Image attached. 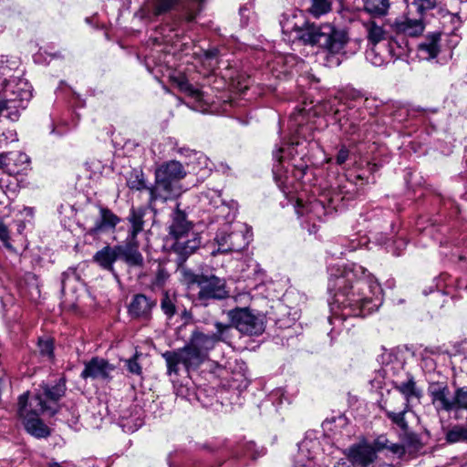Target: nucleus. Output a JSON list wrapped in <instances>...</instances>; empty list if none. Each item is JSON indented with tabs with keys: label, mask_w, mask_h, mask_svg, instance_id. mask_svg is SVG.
<instances>
[{
	"label": "nucleus",
	"mask_w": 467,
	"mask_h": 467,
	"mask_svg": "<svg viewBox=\"0 0 467 467\" xmlns=\"http://www.w3.org/2000/svg\"><path fill=\"white\" fill-rule=\"evenodd\" d=\"M156 304V300L143 294H137L128 306V313L132 318L148 321L151 318V312Z\"/></svg>",
	"instance_id": "obj_17"
},
{
	"label": "nucleus",
	"mask_w": 467,
	"mask_h": 467,
	"mask_svg": "<svg viewBox=\"0 0 467 467\" xmlns=\"http://www.w3.org/2000/svg\"><path fill=\"white\" fill-rule=\"evenodd\" d=\"M334 467H355L348 458L339 460Z\"/></svg>",
	"instance_id": "obj_55"
},
{
	"label": "nucleus",
	"mask_w": 467,
	"mask_h": 467,
	"mask_svg": "<svg viewBox=\"0 0 467 467\" xmlns=\"http://www.w3.org/2000/svg\"><path fill=\"white\" fill-rule=\"evenodd\" d=\"M390 27L397 36L415 37L422 34L425 26L421 16L420 18H410L403 16L397 17Z\"/></svg>",
	"instance_id": "obj_16"
},
{
	"label": "nucleus",
	"mask_w": 467,
	"mask_h": 467,
	"mask_svg": "<svg viewBox=\"0 0 467 467\" xmlns=\"http://www.w3.org/2000/svg\"><path fill=\"white\" fill-rule=\"evenodd\" d=\"M441 51V34L438 32L428 34L418 45V56L420 59L431 60L435 58Z\"/></svg>",
	"instance_id": "obj_20"
},
{
	"label": "nucleus",
	"mask_w": 467,
	"mask_h": 467,
	"mask_svg": "<svg viewBox=\"0 0 467 467\" xmlns=\"http://www.w3.org/2000/svg\"><path fill=\"white\" fill-rule=\"evenodd\" d=\"M394 389L403 396L402 405L407 409H412L414 401L420 402L422 390L417 386L412 375H409L407 380L395 384Z\"/></svg>",
	"instance_id": "obj_18"
},
{
	"label": "nucleus",
	"mask_w": 467,
	"mask_h": 467,
	"mask_svg": "<svg viewBox=\"0 0 467 467\" xmlns=\"http://www.w3.org/2000/svg\"><path fill=\"white\" fill-rule=\"evenodd\" d=\"M31 98V90L26 83L15 85L0 96V114H4L11 121H16L19 119L20 110L26 108Z\"/></svg>",
	"instance_id": "obj_6"
},
{
	"label": "nucleus",
	"mask_w": 467,
	"mask_h": 467,
	"mask_svg": "<svg viewBox=\"0 0 467 467\" xmlns=\"http://www.w3.org/2000/svg\"><path fill=\"white\" fill-rule=\"evenodd\" d=\"M176 302L175 295L170 294L169 291H164L161 300V309L167 318L171 319L176 314Z\"/></svg>",
	"instance_id": "obj_34"
},
{
	"label": "nucleus",
	"mask_w": 467,
	"mask_h": 467,
	"mask_svg": "<svg viewBox=\"0 0 467 467\" xmlns=\"http://www.w3.org/2000/svg\"><path fill=\"white\" fill-rule=\"evenodd\" d=\"M383 410L391 424L399 429V432H403L410 429L406 415L411 409H407L406 406L402 405V409L400 411L388 409H383Z\"/></svg>",
	"instance_id": "obj_25"
},
{
	"label": "nucleus",
	"mask_w": 467,
	"mask_h": 467,
	"mask_svg": "<svg viewBox=\"0 0 467 467\" xmlns=\"http://www.w3.org/2000/svg\"><path fill=\"white\" fill-rule=\"evenodd\" d=\"M428 394L437 412H451L454 410L453 394L451 395L447 383L436 381L428 386Z\"/></svg>",
	"instance_id": "obj_11"
},
{
	"label": "nucleus",
	"mask_w": 467,
	"mask_h": 467,
	"mask_svg": "<svg viewBox=\"0 0 467 467\" xmlns=\"http://www.w3.org/2000/svg\"><path fill=\"white\" fill-rule=\"evenodd\" d=\"M178 268L182 274L183 281L187 285H197V286H199L201 279L203 278L204 274H195L192 270L186 268L183 265H178Z\"/></svg>",
	"instance_id": "obj_38"
},
{
	"label": "nucleus",
	"mask_w": 467,
	"mask_h": 467,
	"mask_svg": "<svg viewBox=\"0 0 467 467\" xmlns=\"http://www.w3.org/2000/svg\"><path fill=\"white\" fill-rule=\"evenodd\" d=\"M13 161L14 163L11 164V166L15 169L20 170V173L29 167L30 159L26 153H16V158Z\"/></svg>",
	"instance_id": "obj_44"
},
{
	"label": "nucleus",
	"mask_w": 467,
	"mask_h": 467,
	"mask_svg": "<svg viewBox=\"0 0 467 467\" xmlns=\"http://www.w3.org/2000/svg\"><path fill=\"white\" fill-rule=\"evenodd\" d=\"M246 10H247V8H246V7H241V8H240V14H241V16H244V11H246Z\"/></svg>",
	"instance_id": "obj_59"
},
{
	"label": "nucleus",
	"mask_w": 467,
	"mask_h": 467,
	"mask_svg": "<svg viewBox=\"0 0 467 467\" xmlns=\"http://www.w3.org/2000/svg\"><path fill=\"white\" fill-rule=\"evenodd\" d=\"M222 166L223 167V169H224V168H225L226 170H229V169H230V168H229V166H227V165H223V164H222Z\"/></svg>",
	"instance_id": "obj_60"
},
{
	"label": "nucleus",
	"mask_w": 467,
	"mask_h": 467,
	"mask_svg": "<svg viewBox=\"0 0 467 467\" xmlns=\"http://www.w3.org/2000/svg\"><path fill=\"white\" fill-rule=\"evenodd\" d=\"M389 441L386 435L382 434L378 436L373 442L372 447L375 449V451L386 450L389 447Z\"/></svg>",
	"instance_id": "obj_47"
},
{
	"label": "nucleus",
	"mask_w": 467,
	"mask_h": 467,
	"mask_svg": "<svg viewBox=\"0 0 467 467\" xmlns=\"http://www.w3.org/2000/svg\"><path fill=\"white\" fill-rule=\"evenodd\" d=\"M198 287L199 291L195 297L196 306L206 307L216 301L229 297L226 280L215 275H204Z\"/></svg>",
	"instance_id": "obj_7"
},
{
	"label": "nucleus",
	"mask_w": 467,
	"mask_h": 467,
	"mask_svg": "<svg viewBox=\"0 0 467 467\" xmlns=\"http://www.w3.org/2000/svg\"><path fill=\"white\" fill-rule=\"evenodd\" d=\"M280 25L283 34H295L294 38L304 45L317 46L331 54L341 52L348 40L345 31L327 23H311L301 11L283 16Z\"/></svg>",
	"instance_id": "obj_2"
},
{
	"label": "nucleus",
	"mask_w": 467,
	"mask_h": 467,
	"mask_svg": "<svg viewBox=\"0 0 467 467\" xmlns=\"http://www.w3.org/2000/svg\"><path fill=\"white\" fill-rule=\"evenodd\" d=\"M368 40L376 46L378 43L385 39L387 32L382 26H379L374 20H369L364 24Z\"/></svg>",
	"instance_id": "obj_29"
},
{
	"label": "nucleus",
	"mask_w": 467,
	"mask_h": 467,
	"mask_svg": "<svg viewBox=\"0 0 467 467\" xmlns=\"http://www.w3.org/2000/svg\"><path fill=\"white\" fill-rule=\"evenodd\" d=\"M390 453L394 455H398L399 457H402L405 451V446L402 443H392L389 441V447L387 449Z\"/></svg>",
	"instance_id": "obj_50"
},
{
	"label": "nucleus",
	"mask_w": 467,
	"mask_h": 467,
	"mask_svg": "<svg viewBox=\"0 0 467 467\" xmlns=\"http://www.w3.org/2000/svg\"><path fill=\"white\" fill-rule=\"evenodd\" d=\"M65 394V386L57 384L53 387L47 385L42 387V392L36 395H41L47 405L52 406L57 410V402Z\"/></svg>",
	"instance_id": "obj_26"
},
{
	"label": "nucleus",
	"mask_w": 467,
	"mask_h": 467,
	"mask_svg": "<svg viewBox=\"0 0 467 467\" xmlns=\"http://www.w3.org/2000/svg\"><path fill=\"white\" fill-rule=\"evenodd\" d=\"M192 158L193 159V161H191L190 163L192 165L193 171H199L204 169L208 171L212 170V168L210 167L211 161L202 152L194 151L192 152Z\"/></svg>",
	"instance_id": "obj_36"
},
{
	"label": "nucleus",
	"mask_w": 467,
	"mask_h": 467,
	"mask_svg": "<svg viewBox=\"0 0 467 467\" xmlns=\"http://www.w3.org/2000/svg\"><path fill=\"white\" fill-rule=\"evenodd\" d=\"M331 7L332 0H311V6L308 11L313 16L320 17L330 12Z\"/></svg>",
	"instance_id": "obj_35"
},
{
	"label": "nucleus",
	"mask_w": 467,
	"mask_h": 467,
	"mask_svg": "<svg viewBox=\"0 0 467 467\" xmlns=\"http://www.w3.org/2000/svg\"><path fill=\"white\" fill-rule=\"evenodd\" d=\"M243 298H249V296L247 294H239L234 297V301L239 302Z\"/></svg>",
	"instance_id": "obj_57"
},
{
	"label": "nucleus",
	"mask_w": 467,
	"mask_h": 467,
	"mask_svg": "<svg viewBox=\"0 0 467 467\" xmlns=\"http://www.w3.org/2000/svg\"><path fill=\"white\" fill-rule=\"evenodd\" d=\"M67 275V274L64 273L63 274V278H62V290L65 289V286H66V276Z\"/></svg>",
	"instance_id": "obj_58"
},
{
	"label": "nucleus",
	"mask_w": 467,
	"mask_h": 467,
	"mask_svg": "<svg viewBox=\"0 0 467 467\" xmlns=\"http://www.w3.org/2000/svg\"><path fill=\"white\" fill-rule=\"evenodd\" d=\"M328 289L334 291V300L340 314H335L329 320L333 330L344 325L348 317H366L378 310L381 305V289L373 276L358 265L330 268Z\"/></svg>",
	"instance_id": "obj_1"
},
{
	"label": "nucleus",
	"mask_w": 467,
	"mask_h": 467,
	"mask_svg": "<svg viewBox=\"0 0 467 467\" xmlns=\"http://www.w3.org/2000/svg\"><path fill=\"white\" fill-rule=\"evenodd\" d=\"M191 234H196L192 231V223L187 220L186 213L177 208L171 215V222L169 226L170 237L173 240L182 236L191 235Z\"/></svg>",
	"instance_id": "obj_19"
},
{
	"label": "nucleus",
	"mask_w": 467,
	"mask_h": 467,
	"mask_svg": "<svg viewBox=\"0 0 467 467\" xmlns=\"http://www.w3.org/2000/svg\"><path fill=\"white\" fill-rule=\"evenodd\" d=\"M0 168L5 170L10 175H16L20 173V170L15 169L11 166L10 160L8 159V153H0Z\"/></svg>",
	"instance_id": "obj_46"
},
{
	"label": "nucleus",
	"mask_w": 467,
	"mask_h": 467,
	"mask_svg": "<svg viewBox=\"0 0 467 467\" xmlns=\"http://www.w3.org/2000/svg\"><path fill=\"white\" fill-rule=\"evenodd\" d=\"M0 241L3 243L4 246L7 249H13L12 244H10V233L7 225L4 223L3 219L0 217Z\"/></svg>",
	"instance_id": "obj_45"
},
{
	"label": "nucleus",
	"mask_w": 467,
	"mask_h": 467,
	"mask_svg": "<svg viewBox=\"0 0 467 467\" xmlns=\"http://www.w3.org/2000/svg\"><path fill=\"white\" fill-rule=\"evenodd\" d=\"M227 316L232 325L243 334L257 336L265 330L262 318L246 306L231 309L227 312Z\"/></svg>",
	"instance_id": "obj_10"
},
{
	"label": "nucleus",
	"mask_w": 467,
	"mask_h": 467,
	"mask_svg": "<svg viewBox=\"0 0 467 467\" xmlns=\"http://www.w3.org/2000/svg\"><path fill=\"white\" fill-rule=\"evenodd\" d=\"M244 226L238 225L234 230L230 226L225 229H220L215 236V242L218 244V253L225 254L230 252H240L245 248L249 242L251 235L249 232L244 233Z\"/></svg>",
	"instance_id": "obj_9"
},
{
	"label": "nucleus",
	"mask_w": 467,
	"mask_h": 467,
	"mask_svg": "<svg viewBox=\"0 0 467 467\" xmlns=\"http://www.w3.org/2000/svg\"><path fill=\"white\" fill-rule=\"evenodd\" d=\"M144 216L145 210L143 208L132 207L130 209V213L126 218L129 223L128 234L126 237L127 242L134 244L135 241H138V234L144 229Z\"/></svg>",
	"instance_id": "obj_21"
},
{
	"label": "nucleus",
	"mask_w": 467,
	"mask_h": 467,
	"mask_svg": "<svg viewBox=\"0 0 467 467\" xmlns=\"http://www.w3.org/2000/svg\"><path fill=\"white\" fill-rule=\"evenodd\" d=\"M363 9L373 18L388 16L390 9V0H362Z\"/></svg>",
	"instance_id": "obj_24"
},
{
	"label": "nucleus",
	"mask_w": 467,
	"mask_h": 467,
	"mask_svg": "<svg viewBox=\"0 0 467 467\" xmlns=\"http://www.w3.org/2000/svg\"><path fill=\"white\" fill-rule=\"evenodd\" d=\"M454 410H467V387H459L453 392Z\"/></svg>",
	"instance_id": "obj_37"
},
{
	"label": "nucleus",
	"mask_w": 467,
	"mask_h": 467,
	"mask_svg": "<svg viewBox=\"0 0 467 467\" xmlns=\"http://www.w3.org/2000/svg\"><path fill=\"white\" fill-rule=\"evenodd\" d=\"M141 354L136 352L131 358L125 359V367L128 372L133 376H142V367L139 362Z\"/></svg>",
	"instance_id": "obj_39"
},
{
	"label": "nucleus",
	"mask_w": 467,
	"mask_h": 467,
	"mask_svg": "<svg viewBox=\"0 0 467 467\" xmlns=\"http://www.w3.org/2000/svg\"><path fill=\"white\" fill-rule=\"evenodd\" d=\"M168 277V273L163 268H159L156 274L154 284L157 285H161L165 283Z\"/></svg>",
	"instance_id": "obj_53"
},
{
	"label": "nucleus",
	"mask_w": 467,
	"mask_h": 467,
	"mask_svg": "<svg viewBox=\"0 0 467 467\" xmlns=\"http://www.w3.org/2000/svg\"><path fill=\"white\" fill-rule=\"evenodd\" d=\"M38 350L43 358L52 359L54 357V342L50 338L38 340Z\"/></svg>",
	"instance_id": "obj_40"
},
{
	"label": "nucleus",
	"mask_w": 467,
	"mask_h": 467,
	"mask_svg": "<svg viewBox=\"0 0 467 467\" xmlns=\"http://www.w3.org/2000/svg\"><path fill=\"white\" fill-rule=\"evenodd\" d=\"M399 438L402 445L405 446V451H418L423 448V443L420 441L419 434L412 431L410 429L403 432H399Z\"/></svg>",
	"instance_id": "obj_27"
},
{
	"label": "nucleus",
	"mask_w": 467,
	"mask_h": 467,
	"mask_svg": "<svg viewBox=\"0 0 467 467\" xmlns=\"http://www.w3.org/2000/svg\"><path fill=\"white\" fill-rule=\"evenodd\" d=\"M202 3V0H148L146 8L153 16H161L178 6L185 20L191 22L201 11Z\"/></svg>",
	"instance_id": "obj_8"
},
{
	"label": "nucleus",
	"mask_w": 467,
	"mask_h": 467,
	"mask_svg": "<svg viewBox=\"0 0 467 467\" xmlns=\"http://www.w3.org/2000/svg\"><path fill=\"white\" fill-rule=\"evenodd\" d=\"M255 443L253 441L246 442L244 445L243 455H235L236 457L245 456L252 459H256L259 455L255 451Z\"/></svg>",
	"instance_id": "obj_48"
},
{
	"label": "nucleus",
	"mask_w": 467,
	"mask_h": 467,
	"mask_svg": "<svg viewBox=\"0 0 467 467\" xmlns=\"http://www.w3.org/2000/svg\"><path fill=\"white\" fill-rule=\"evenodd\" d=\"M187 172L182 164L170 161L161 164L155 171V182L150 188V204L157 201L166 202L180 194L179 182Z\"/></svg>",
	"instance_id": "obj_5"
},
{
	"label": "nucleus",
	"mask_w": 467,
	"mask_h": 467,
	"mask_svg": "<svg viewBox=\"0 0 467 467\" xmlns=\"http://www.w3.org/2000/svg\"><path fill=\"white\" fill-rule=\"evenodd\" d=\"M367 59L370 61L371 64L374 66H381L385 59L381 56H378L376 53V50L374 48H371L367 52Z\"/></svg>",
	"instance_id": "obj_49"
},
{
	"label": "nucleus",
	"mask_w": 467,
	"mask_h": 467,
	"mask_svg": "<svg viewBox=\"0 0 467 467\" xmlns=\"http://www.w3.org/2000/svg\"><path fill=\"white\" fill-rule=\"evenodd\" d=\"M445 441L450 444L467 442V427L461 424L453 425L446 431Z\"/></svg>",
	"instance_id": "obj_31"
},
{
	"label": "nucleus",
	"mask_w": 467,
	"mask_h": 467,
	"mask_svg": "<svg viewBox=\"0 0 467 467\" xmlns=\"http://www.w3.org/2000/svg\"><path fill=\"white\" fill-rule=\"evenodd\" d=\"M214 327L216 331L213 334L208 335L201 331H194L189 343L183 348L162 354L169 375L178 374L179 365H182L187 371L198 368L217 342L225 341L228 338V333L231 330L230 325L216 322Z\"/></svg>",
	"instance_id": "obj_3"
},
{
	"label": "nucleus",
	"mask_w": 467,
	"mask_h": 467,
	"mask_svg": "<svg viewBox=\"0 0 467 467\" xmlns=\"http://www.w3.org/2000/svg\"><path fill=\"white\" fill-rule=\"evenodd\" d=\"M119 258V248L118 245H106L93 255V261L102 269L113 272L114 263Z\"/></svg>",
	"instance_id": "obj_22"
},
{
	"label": "nucleus",
	"mask_w": 467,
	"mask_h": 467,
	"mask_svg": "<svg viewBox=\"0 0 467 467\" xmlns=\"http://www.w3.org/2000/svg\"><path fill=\"white\" fill-rule=\"evenodd\" d=\"M388 50L392 58H401L406 56L409 51L408 42L404 39H401L400 42L398 39L392 37L388 42Z\"/></svg>",
	"instance_id": "obj_32"
},
{
	"label": "nucleus",
	"mask_w": 467,
	"mask_h": 467,
	"mask_svg": "<svg viewBox=\"0 0 467 467\" xmlns=\"http://www.w3.org/2000/svg\"><path fill=\"white\" fill-rule=\"evenodd\" d=\"M119 248V258H122L129 265L141 266L143 265V256L139 251V242L134 244L127 242L124 245H118Z\"/></svg>",
	"instance_id": "obj_23"
},
{
	"label": "nucleus",
	"mask_w": 467,
	"mask_h": 467,
	"mask_svg": "<svg viewBox=\"0 0 467 467\" xmlns=\"http://www.w3.org/2000/svg\"><path fill=\"white\" fill-rule=\"evenodd\" d=\"M177 151L182 155H185L186 157L192 158V152H194L195 150H190L188 148H179Z\"/></svg>",
	"instance_id": "obj_56"
},
{
	"label": "nucleus",
	"mask_w": 467,
	"mask_h": 467,
	"mask_svg": "<svg viewBox=\"0 0 467 467\" xmlns=\"http://www.w3.org/2000/svg\"><path fill=\"white\" fill-rule=\"evenodd\" d=\"M176 83L182 92L194 99L199 104V107H202L203 94L200 89L194 88L184 77L176 79Z\"/></svg>",
	"instance_id": "obj_30"
},
{
	"label": "nucleus",
	"mask_w": 467,
	"mask_h": 467,
	"mask_svg": "<svg viewBox=\"0 0 467 467\" xmlns=\"http://www.w3.org/2000/svg\"><path fill=\"white\" fill-rule=\"evenodd\" d=\"M96 208L99 212V217L95 220L93 226L86 231V234L92 237H98L103 233L114 231L121 221L120 218L108 207L98 203L96 204Z\"/></svg>",
	"instance_id": "obj_13"
},
{
	"label": "nucleus",
	"mask_w": 467,
	"mask_h": 467,
	"mask_svg": "<svg viewBox=\"0 0 467 467\" xmlns=\"http://www.w3.org/2000/svg\"><path fill=\"white\" fill-rule=\"evenodd\" d=\"M348 121V119H338L339 125L345 132L351 133V134L356 133L358 130V127L356 126V124L351 122L349 124V127H348L347 126Z\"/></svg>",
	"instance_id": "obj_52"
},
{
	"label": "nucleus",
	"mask_w": 467,
	"mask_h": 467,
	"mask_svg": "<svg viewBox=\"0 0 467 467\" xmlns=\"http://www.w3.org/2000/svg\"><path fill=\"white\" fill-rule=\"evenodd\" d=\"M126 183L127 186L132 191L140 192L147 190L150 192V188L151 187L147 185L143 171L137 169H134L130 172Z\"/></svg>",
	"instance_id": "obj_28"
},
{
	"label": "nucleus",
	"mask_w": 467,
	"mask_h": 467,
	"mask_svg": "<svg viewBox=\"0 0 467 467\" xmlns=\"http://www.w3.org/2000/svg\"><path fill=\"white\" fill-rule=\"evenodd\" d=\"M349 151L346 147H341L338 150L337 157H336V162L338 165L344 164L347 160L348 159Z\"/></svg>",
	"instance_id": "obj_51"
},
{
	"label": "nucleus",
	"mask_w": 467,
	"mask_h": 467,
	"mask_svg": "<svg viewBox=\"0 0 467 467\" xmlns=\"http://www.w3.org/2000/svg\"><path fill=\"white\" fill-rule=\"evenodd\" d=\"M438 3L439 0H413L412 5L416 7L417 12L422 16L424 12L433 9Z\"/></svg>",
	"instance_id": "obj_42"
},
{
	"label": "nucleus",
	"mask_w": 467,
	"mask_h": 467,
	"mask_svg": "<svg viewBox=\"0 0 467 467\" xmlns=\"http://www.w3.org/2000/svg\"><path fill=\"white\" fill-rule=\"evenodd\" d=\"M217 56H218V50L216 48L204 51V57L207 60H212L213 58H216Z\"/></svg>",
	"instance_id": "obj_54"
},
{
	"label": "nucleus",
	"mask_w": 467,
	"mask_h": 467,
	"mask_svg": "<svg viewBox=\"0 0 467 467\" xmlns=\"http://www.w3.org/2000/svg\"><path fill=\"white\" fill-rule=\"evenodd\" d=\"M285 150H286L284 148H278L273 152V158L275 161V163L273 165V173L276 181L281 180L282 177L286 172V169L284 165V161L285 159L284 153Z\"/></svg>",
	"instance_id": "obj_33"
},
{
	"label": "nucleus",
	"mask_w": 467,
	"mask_h": 467,
	"mask_svg": "<svg viewBox=\"0 0 467 467\" xmlns=\"http://www.w3.org/2000/svg\"><path fill=\"white\" fill-rule=\"evenodd\" d=\"M17 407V414L29 434L37 439L47 438L50 435V429L40 420L39 414L47 412L55 415L57 409L47 405L41 395H35L29 400L28 392H25L18 397Z\"/></svg>",
	"instance_id": "obj_4"
},
{
	"label": "nucleus",
	"mask_w": 467,
	"mask_h": 467,
	"mask_svg": "<svg viewBox=\"0 0 467 467\" xmlns=\"http://www.w3.org/2000/svg\"><path fill=\"white\" fill-rule=\"evenodd\" d=\"M202 240L198 233L173 239L171 252L176 255L177 265H184L186 260L201 246Z\"/></svg>",
	"instance_id": "obj_12"
},
{
	"label": "nucleus",
	"mask_w": 467,
	"mask_h": 467,
	"mask_svg": "<svg viewBox=\"0 0 467 467\" xmlns=\"http://www.w3.org/2000/svg\"><path fill=\"white\" fill-rule=\"evenodd\" d=\"M308 211L319 220H322L327 213V208L324 206L323 202L318 200H314L309 202Z\"/></svg>",
	"instance_id": "obj_43"
},
{
	"label": "nucleus",
	"mask_w": 467,
	"mask_h": 467,
	"mask_svg": "<svg viewBox=\"0 0 467 467\" xmlns=\"http://www.w3.org/2000/svg\"><path fill=\"white\" fill-rule=\"evenodd\" d=\"M204 198L209 201V203L215 209H227V207L224 206L223 201L221 198V193L214 190L208 191Z\"/></svg>",
	"instance_id": "obj_41"
},
{
	"label": "nucleus",
	"mask_w": 467,
	"mask_h": 467,
	"mask_svg": "<svg viewBox=\"0 0 467 467\" xmlns=\"http://www.w3.org/2000/svg\"><path fill=\"white\" fill-rule=\"evenodd\" d=\"M114 370V365L102 358L96 357L85 363V368L82 370L80 377L83 379H92L110 380L112 379L111 373Z\"/></svg>",
	"instance_id": "obj_15"
},
{
	"label": "nucleus",
	"mask_w": 467,
	"mask_h": 467,
	"mask_svg": "<svg viewBox=\"0 0 467 467\" xmlns=\"http://www.w3.org/2000/svg\"><path fill=\"white\" fill-rule=\"evenodd\" d=\"M344 453L354 466L357 464L360 467H373L377 459L375 449L366 441L351 445Z\"/></svg>",
	"instance_id": "obj_14"
}]
</instances>
